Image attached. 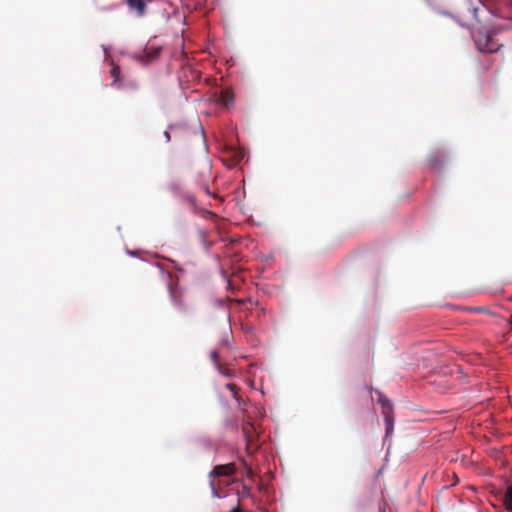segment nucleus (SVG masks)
<instances>
[{
  "label": "nucleus",
  "instance_id": "f257e3e1",
  "mask_svg": "<svg viewBox=\"0 0 512 512\" xmlns=\"http://www.w3.org/2000/svg\"><path fill=\"white\" fill-rule=\"evenodd\" d=\"M159 272L167 281V289L173 307L182 314H188L190 307L185 301L183 290L179 288L177 283L173 280L172 274L169 271H165L163 269H160Z\"/></svg>",
  "mask_w": 512,
  "mask_h": 512
},
{
  "label": "nucleus",
  "instance_id": "f03ea898",
  "mask_svg": "<svg viewBox=\"0 0 512 512\" xmlns=\"http://www.w3.org/2000/svg\"><path fill=\"white\" fill-rule=\"evenodd\" d=\"M474 39L477 48L481 52L495 53L498 52L502 46L501 44L497 43V41L492 37V35L488 31L484 29L479 30L474 35Z\"/></svg>",
  "mask_w": 512,
  "mask_h": 512
},
{
  "label": "nucleus",
  "instance_id": "7ed1b4c3",
  "mask_svg": "<svg viewBox=\"0 0 512 512\" xmlns=\"http://www.w3.org/2000/svg\"><path fill=\"white\" fill-rule=\"evenodd\" d=\"M153 0H122L123 4L128 7L130 13H133L136 17L142 18L147 13L148 5Z\"/></svg>",
  "mask_w": 512,
  "mask_h": 512
},
{
  "label": "nucleus",
  "instance_id": "20e7f679",
  "mask_svg": "<svg viewBox=\"0 0 512 512\" xmlns=\"http://www.w3.org/2000/svg\"><path fill=\"white\" fill-rule=\"evenodd\" d=\"M254 431V426L249 422L243 426V433L247 442L246 449L249 454L254 453L258 449L257 444L254 442Z\"/></svg>",
  "mask_w": 512,
  "mask_h": 512
},
{
  "label": "nucleus",
  "instance_id": "39448f33",
  "mask_svg": "<svg viewBox=\"0 0 512 512\" xmlns=\"http://www.w3.org/2000/svg\"><path fill=\"white\" fill-rule=\"evenodd\" d=\"M160 52H161L160 47L149 46V47H146L144 49V51L141 54H139L136 58L140 62H142L144 64H148V63L152 62L153 60L157 59L159 57Z\"/></svg>",
  "mask_w": 512,
  "mask_h": 512
},
{
  "label": "nucleus",
  "instance_id": "423d86ee",
  "mask_svg": "<svg viewBox=\"0 0 512 512\" xmlns=\"http://www.w3.org/2000/svg\"><path fill=\"white\" fill-rule=\"evenodd\" d=\"M235 473V466L232 463L225 465H217L210 472V477H221V476H231Z\"/></svg>",
  "mask_w": 512,
  "mask_h": 512
},
{
  "label": "nucleus",
  "instance_id": "0eeeda50",
  "mask_svg": "<svg viewBox=\"0 0 512 512\" xmlns=\"http://www.w3.org/2000/svg\"><path fill=\"white\" fill-rule=\"evenodd\" d=\"M217 102L224 107L229 108L234 102V93L230 88H225L220 91Z\"/></svg>",
  "mask_w": 512,
  "mask_h": 512
},
{
  "label": "nucleus",
  "instance_id": "6e6552de",
  "mask_svg": "<svg viewBox=\"0 0 512 512\" xmlns=\"http://www.w3.org/2000/svg\"><path fill=\"white\" fill-rule=\"evenodd\" d=\"M501 500L505 510L512 512V483L505 488Z\"/></svg>",
  "mask_w": 512,
  "mask_h": 512
},
{
  "label": "nucleus",
  "instance_id": "1a4fd4ad",
  "mask_svg": "<svg viewBox=\"0 0 512 512\" xmlns=\"http://www.w3.org/2000/svg\"><path fill=\"white\" fill-rule=\"evenodd\" d=\"M382 414L386 424V433L390 434L393 430L394 423L393 410L382 411Z\"/></svg>",
  "mask_w": 512,
  "mask_h": 512
},
{
  "label": "nucleus",
  "instance_id": "9d476101",
  "mask_svg": "<svg viewBox=\"0 0 512 512\" xmlns=\"http://www.w3.org/2000/svg\"><path fill=\"white\" fill-rule=\"evenodd\" d=\"M375 392L378 395V403L381 405L382 411L393 410L390 400L380 391L376 390Z\"/></svg>",
  "mask_w": 512,
  "mask_h": 512
},
{
  "label": "nucleus",
  "instance_id": "9b49d317",
  "mask_svg": "<svg viewBox=\"0 0 512 512\" xmlns=\"http://www.w3.org/2000/svg\"><path fill=\"white\" fill-rule=\"evenodd\" d=\"M110 65H111L110 75L114 79V84L120 83V81H121L120 67L117 64H115L113 61L110 62Z\"/></svg>",
  "mask_w": 512,
  "mask_h": 512
},
{
  "label": "nucleus",
  "instance_id": "f8f14e48",
  "mask_svg": "<svg viewBox=\"0 0 512 512\" xmlns=\"http://www.w3.org/2000/svg\"><path fill=\"white\" fill-rule=\"evenodd\" d=\"M210 356H211V359L213 360V362H214V364H215V366H216L217 370H218L220 373H222V374H224V375L229 376L228 371H227L226 369H224V368L221 366V364L219 363V353H218L217 351H212V352H211V354H210Z\"/></svg>",
  "mask_w": 512,
  "mask_h": 512
},
{
  "label": "nucleus",
  "instance_id": "ddd939ff",
  "mask_svg": "<svg viewBox=\"0 0 512 512\" xmlns=\"http://www.w3.org/2000/svg\"><path fill=\"white\" fill-rule=\"evenodd\" d=\"M227 389H229L233 395V397L236 399V400H239V397H238V387L233 384V383H228L226 385Z\"/></svg>",
  "mask_w": 512,
  "mask_h": 512
},
{
  "label": "nucleus",
  "instance_id": "4468645a",
  "mask_svg": "<svg viewBox=\"0 0 512 512\" xmlns=\"http://www.w3.org/2000/svg\"><path fill=\"white\" fill-rule=\"evenodd\" d=\"M210 485H211V487H212V490H213V492L215 493V495H217V492H216V487H215V482H214V480H211V482H210Z\"/></svg>",
  "mask_w": 512,
  "mask_h": 512
},
{
  "label": "nucleus",
  "instance_id": "2eb2a0df",
  "mask_svg": "<svg viewBox=\"0 0 512 512\" xmlns=\"http://www.w3.org/2000/svg\"><path fill=\"white\" fill-rule=\"evenodd\" d=\"M164 136H165V139H166L167 142H169L171 140V137H170V134H169L168 131L164 132Z\"/></svg>",
  "mask_w": 512,
  "mask_h": 512
},
{
  "label": "nucleus",
  "instance_id": "dca6fc26",
  "mask_svg": "<svg viewBox=\"0 0 512 512\" xmlns=\"http://www.w3.org/2000/svg\"><path fill=\"white\" fill-rule=\"evenodd\" d=\"M187 201L191 204H194L195 203V199L193 196H187Z\"/></svg>",
  "mask_w": 512,
  "mask_h": 512
},
{
  "label": "nucleus",
  "instance_id": "f3484780",
  "mask_svg": "<svg viewBox=\"0 0 512 512\" xmlns=\"http://www.w3.org/2000/svg\"><path fill=\"white\" fill-rule=\"evenodd\" d=\"M203 190H204L208 195H210V194H211V192H210V190H209V187H208L207 185H204V186H203Z\"/></svg>",
  "mask_w": 512,
  "mask_h": 512
},
{
  "label": "nucleus",
  "instance_id": "a211bd4d",
  "mask_svg": "<svg viewBox=\"0 0 512 512\" xmlns=\"http://www.w3.org/2000/svg\"><path fill=\"white\" fill-rule=\"evenodd\" d=\"M245 466H247V465L245 464ZM246 469H247V475L252 476V474H253L252 469L250 467H246Z\"/></svg>",
  "mask_w": 512,
  "mask_h": 512
},
{
  "label": "nucleus",
  "instance_id": "6ab92c4d",
  "mask_svg": "<svg viewBox=\"0 0 512 512\" xmlns=\"http://www.w3.org/2000/svg\"><path fill=\"white\" fill-rule=\"evenodd\" d=\"M430 165L432 168H437L436 161L434 162L432 159L430 160Z\"/></svg>",
  "mask_w": 512,
  "mask_h": 512
},
{
  "label": "nucleus",
  "instance_id": "aec40b11",
  "mask_svg": "<svg viewBox=\"0 0 512 512\" xmlns=\"http://www.w3.org/2000/svg\"><path fill=\"white\" fill-rule=\"evenodd\" d=\"M230 512H242V510L240 509V507H235L233 508Z\"/></svg>",
  "mask_w": 512,
  "mask_h": 512
}]
</instances>
